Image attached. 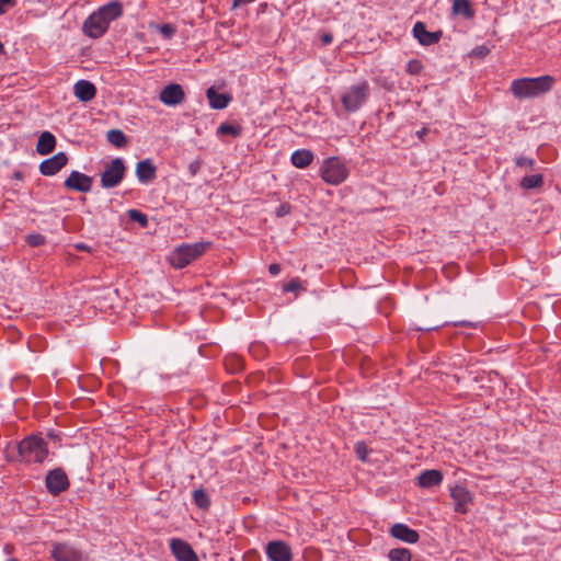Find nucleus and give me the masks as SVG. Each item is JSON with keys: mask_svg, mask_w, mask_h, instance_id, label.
Listing matches in <instances>:
<instances>
[{"mask_svg": "<svg viewBox=\"0 0 561 561\" xmlns=\"http://www.w3.org/2000/svg\"><path fill=\"white\" fill-rule=\"evenodd\" d=\"M201 167H202V161L199 159L192 161L187 167L190 175L195 176L199 172Z\"/></svg>", "mask_w": 561, "mask_h": 561, "instance_id": "nucleus-36", "label": "nucleus"}, {"mask_svg": "<svg viewBox=\"0 0 561 561\" xmlns=\"http://www.w3.org/2000/svg\"><path fill=\"white\" fill-rule=\"evenodd\" d=\"M7 459H8V461L14 460V458L11 455H9V454L7 455Z\"/></svg>", "mask_w": 561, "mask_h": 561, "instance_id": "nucleus-47", "label": "nucleus"}, {"mask_svg": "<svg viewBox=\"0 0 561 561\" xmlns=\"http://www.w3.org/2000/svg\"><path fill=\"white\" fill-rule=\"evenodd\" d=\"M355 453L359 460L363 462H374L376 458V451L369 448L364 442H358L355 446Z\"/></svg>", "mask_w": 561, "mask_h": 561, "instance_id": "nucleus-25", "label": "nucleus"}, {"mask_svg": "<svg viewBox=\"0 0 561 561\" xmlns=\"http://www.w3.org/2000/svg\"><path fill=\"white\" fill-rule=\"evenodd\" d=\"M314 154L309 149H298L291 153L290 161L294 167L305 169L312 163Z\"/></svg>", "mask_w": 561, "mask_h": 561, "instance_id": "nucleus-21", "label": "nucleus"}, {"mask_svg": "<svg viewBox=\"0 0 561 561\" xmlns=\"http://www.w3.org/2000/svg\"><path fill=\"white\" fill-rule=\"evenodd\" d=\"M135 173L137 180L146 185L156 180L157 167L151 159H144L137 162Z\"/></svg>", "mask_w": 561, "mask_h": 561, "instance_id": "nucleus-16", "label": "nucleus"}, {"mask_svg": "<svg viewBox=\"0 0 561 561\" xmlns=\"http://www.w3.org/2000/svg\"><path fill=\"white\" fill-rule=\"evenodd\" d=\"M443 481V473L439 470H425L417 477V484L422 488H433Z\"/></svg>", "mask_w": 561, "mask_h": 561, "instance_id": "nucleus-20", "label": "nucleus"}, {"mask_svg": "<svg viewBox=\"0 0 561 561\" xmlns=\"http://www.w3.org/2000/svg\"><path fill=\"white\" fill-rule=\"evenodd\" d=\"M210 245L209 241L182 243L170 253L169 262L175 268H183L203 255Z\"/></svg>", "mask_w": 561, "mask_h": 561, "instance_id": "nucleus-4", "label": "nucleus"}, {"mask_svg": "<svg viewBox=\"0 0 561 561\" xmlns=\"http://www.w3.org/2000/svg\"><path fill=\"white\" fill-rule=\"evenodd\" d=\"M106 139L117 148H122L127 144V137L119 129H110L106 134Z\"/></svg>", "mask_w": 561, "mask_h": 561, "instance_id": "nucleus-27", "label": "nucleus"}, {"mask_svg": "<svg viewBox=\"0 0 561 561\" xmlns=\"http://www.w3.org/2000/svg\"><path fill=\"white\" fill-rule=\"evenodd\" d=\"M489 49L484 46H481V47H478L476 50H474V54L479 55V56H484L485 54H488Z\"/></svg>", "mask_w": 561, "mask_h": 561, "instance_id": "nucleus-44", "label": "nucleus"}, {"mask_svg": "<svg viewBox=\"0 0 561 561\" xmlns=\"http://www.w3.org/2000/svg\"><path fill=\"white\" fill-rule=\"evenodd\" d=\"M450 497L455 502L454 510L457 513L465 514L468 511V504L472 501L470 492L461 485H455L450 489Z\"/></svg>", "mask_w": 561, "mask_h": 561, "instance_id": "nucleus-15", "label": "nucleus"}, {"mask_svg": "<svg viewBox=\"0 0 561 561\" xmlns=\"http://www.w3.org/2000/svg\"><path fill=\"white\" fill-rule=\"evenodd\" d=\"M515 163L517 167H529L533 168L535 164V161L533 159L526 158V157H518L515 159Z\"/></svg>", "mask_w": 561, "mask_h": 561, "instance_id": "nucleus-37", "label": "nucleus"}, {"mask_svg": "<svg viewBox=\"0 0 561 561\" xmlns=\"http://www.w3.org/2000/svg\"><path fill=\"white\" fill-rule=\"evenodd\" d=\"M45 484L51 495H59L70 485L68 477L61 468L50 470L46 476Z\"/></svg>", "mask_w": 561, "mask_h": 561, "instance_id": "nucleus-7", "label": "nucleus"}, {"mask_svg": "<svg viewBox=\"0 0 561 561\" xmlns=\"http://www.w3.org/2000/svg\"><path fill=\"white\" fill-rule=\"evenodd\" d=\"M56 147V138L50 131H43L36 145V150L39 154L45 156L50 153Z\"/></svg>", "mask_w": 561, "mask_h": 561, "instance_id": "nucleus-22", "label": "nucleus"}, {"mask_svg": "<svg viewBox=\"0 0 561 561\" xmlns=\"http://www.w3.org/2000/svg\"><path fill=\"white\" fill-rule=\"evenodd\" d=\"M389 561H411V552L407 548H394L388 553Z\"/></svg>", "mask_w": 561, "mask_h": 561, "instance_id": "nucleus-28", "label": "nucleus"}, {"mask_svg": "<svg viewBox=\"0 0 561 561\" xmlns=\"http://www.w3.org/2000/svg\"><path fill=\"white\" fill-rule=\"evenodd\" d=\"M127 215L131 221L138 222L142 228L148 226V217L142 211L133 208L127 211Z\"/></svg>", "mask_w": 561, "mask_h": 561, "instance_id": "nucleus-31", "label": "nucleus"}, {"mask_svg": "<svg viewBox=\"0 0 561 561\" xmlns=\"http://www.w3.org/2000/svg\"><path fill=\"white\" fill-rule=\"evenodd\" d=\"M462 325H469V322H461Z\"/></svg>", "mask_w": 561, "mask_h": 561, "instance_id": "nucleus-50", "label": "nucleus"}, {"mask_svg": "<svg viewBox=\"0 0 561 561\" xmlns=\"http://www.w3.org/2000/svg\"><path fill=\"white\" fill-rule=\"evenodd\" d=\"M73 93L81 102H90L95 98L96 88L91 81L82 79L75 83Z\"/></svg>", "mask_w": 561, "mask_h": 561, "instance_id": "nucleus-18", "label": "nucleus"}, {"mask_svg": "<svg viewBox=\"0 0 561 561\" xmlns=\"http://www.w3.org/2000/svg\"><path fill=\"white\" fill-rule=\"evenodd\" d=\"M50 553L56 561H82V553L66 542L54 543Z\"/></svg>", "mask_w": 561, "mask_h": 561, "instance_id": "nucleus-13", "label": "nucleus"}, {"mask_svg": "<svg viewBox=\"0 0 561 561\" xmlns=\"http://www.w3.org/2000/svg\"><path fill=\"white\" fill-rule=\"evenodd\" d=\"M413 36L423 46H430L438 43L443 36L442 31L428 32L423 22H416L413 26Z\"/></svg>", "mask_w": 561, "mask_h": 561, "instance_id": "nucleus-14", "label": "nucleus"}, {"mask_svg": "<svg viewBox=\"0 0 561 561\" xmlns=\"http://www.w3.org/2000/svg\"><path fill=\"white\" fill-rule=\"evenodd\" d=\"M26 241L32 247H39L45 243V237L41 233H31L26 237Z\"/></svg>", "mask_w": 561, "mask_h": 561, "instance_id": "nucleus-33", "label": "nucleus"}, {"mask_svg": "<svg viewBox=\"0 0 561 561\" xmlns=\"http://www.w3.org/2000/svg\"><path fill=\"white\" fill-rule=\"evenodd\" d=\"M126 165L123 158H115L105 163L104 170L100 174V183L103 188H114L121 184L125 178Z\"/></svg>", "mask_w": 561, "mask_h": 561, "instance_id": "nucleus-5", "label": "nucleus"}, {"mask_svg": "<svg viewBox=\"0 0 561 561\" xmlns=\"http://www.w3.org/2000/svg\"><path fill=\"white\" fill-rule=\"evenodd\" d=\"M255 0H233V7H240L243 4H248L254 2Z\"/></svg>", "mask_w": 561, "mask_h": 561, "instance_id": "nucleus-42", "label": "nucleus"}, {"mask_svg": "<svg viewBox=\"0 0 561 561\" xmlns=\"http://www.w3.org/2000/svg\"><path fill=\"white\" fill-rule=\"evenodd\" d=\"M346 537H347L348 539H351V529H350V530H347V533H346Z\"/></svg>", "mask_w": 561, "mask_h": 561, "instance_id": "nucleus-48", "label": "nucleus"}, {"mask_svg": "<svg viewBox=\"0 0 561 561\" xmlns=\"http://www.w3.org/2000/svg\"><path fill=\"white\" fill-rule=\"evenodd\" d=\"M343 104L346 108L350 107L351 104V96L348 94H344L342 98Z\"/></svg>", "mask_w": 561, "mask_h": 561, "instance_id": "nucleus-45", "label": "nucleus"}, {"mask_svg": "<svg viewBox=\"0 0 561 561\" xmlns=\"http://www.w3.org/2000/svg\"><path fill=\"white\" fill-rule=\"evenodd\" d=\"M265 552L271 561H293L291 548L283 540L270 541L265 547Z\"/></svg>", "mask_w": 561, "mask_h": 561, "instance_id": "nucleus-8", "label": "nucleus"}, {"mask_svg": "<svg viewBox=\"0 0 561 561\" xmlns=\"http://www.w3.org/2000/svg\"><path fill=\"white\" fill-rule=\"evenodd\" d=\"M160 32L161 34L167 37V38H170L171 36H173L175 30L172 25L170 24H163L161 27H160Z\"/></svg>", "mask_w": 561, "mask_h": 561, "instance_id": "nucleus-38", "label": "nucleus"}, {"mask_svg": "<svg viewBox=\"0 0 561 561\" xmlns=\"http://www.w3.org/2000/svg\"><path fill=\"white\" fill-rule=\"evenodd\" d=\"M291 211V206L289 203H282L276 209L275 215L278 218L285 217L289 215Z\"/></svg>", "mask_w": 561, "mask_h": 561, "instance_id": "nucleus-35", "label": "nucleus"}, {"mask_svg": "<svg viewBox=\"0 0 561 561\" xmlns=\"http://www.w3.org/2000/svg\"><path fill=\"white\" fill-rule=\"evenodd\" d=\"M282 268L279 264L273 263L268 266V272L273 276H277L280 273Z\"/></svg>", "mask_w": 561, "mask_h": 561, "instance_id": "nucleus-40", "label": "nucleus"}, {"mask_svg": "<svg viewBox=\"0 0 561 561\" xmlns=\"http://www.w3.org/2000/svg\"><path fill=\"white\" fill-rule=\"evenodd\" d=\"M453 13L456 15H462L468 20L474 16V10L472 9L471 2L469 0H454Z\"/></svg>", "mask_w": 561, "mask_h": 561, "instance_id": "nucleus-23", "label": "nucleus"}, {"mask_svg": "<svg viewBox=\"0 0 561 561\" xmlns=\"http://www.w3.org/2000/svg\"><path fill=\"white\" fill-rule=\"evenodd\" d=\"M7 561H19V560L15 558H12V559H8Z\"/></svg>", "mask_w": 561, "mask_h": 561, "instance_id": "nucleus-49", "label": "nucleus"}, {"mask_svg": "<svg viewBox=\"0 0 561 561\" xmlns=\"http://www.w3.org/2000/svg\"><path fill=\"white\" fill-rule=\"evenodd\" d=\"M390 535L396 539H399L408 543H415L420 539V535L416 530L401 523L394 524L390 528Z\"/></svg>", "mask_w": 561, "mask_h": 561, "instance_id": "nucleus-17", "label": "nucleus"}, {"mask_svg": "<svg viewBox=\"0 0 561 561\" xmlns=\"http://www.w3.org/2000/svg\"><path fill=\"white\" fill-rule=\"evenodd\" d=\"M160 101L167 106H176L185 100V92L181 84L170 83L160 92Z\"/></svg>", "mask_w": 561, "mask_h": 561, "instance_id": "nucleus-11", "label": "nucleus"}, {"mask_svg": "<svg viewBox=\"0 0 561 561\" xmlns=\"http://www.w3.org/2000/svg\"><path fill=\"white\" fill-rule=\"evenodd\" d=\"M423 69V65L419 59H411L407 64V72L409 75L415 76L419 75Z\"/></svg>", "mask_w": 561, "mask_h": 561, "instance_id": "nucleus-32", "label": "nucleus"}, {"mask_svg": "<svg viewBox=\"0 0 561 561\" xmlns=\"http://www.w3.org/2000/svg\"><path fill=\"white\" fill-rule=\"evenodd\" d=\"M301 289V283L298 278H293L283 286L284 293H296Z\"/></svg>", "mask_w": 561, "mask_h": 561, "instance_id": "nucleus-34", "label": "nucleus"}, {"mask_svg": "<svg viewBox=\"0 0 561 561\" xmlns=\"http://www.w3.org/2000/svg\"><path fill=\"white\" fill-rule=\"evenodd\" d=\"M75 248L79 251H87V252L91 251V248L85 243H77V244H75Z\"/></svg>", "mask_w": 561, "mask_h": 561, "instance_id": "nucleus-41", "label": "nucleus"}, {"mask_svg": "<svg viewBox=\"0 0 561 561\" xmlns=\"http://www.w3.org/2000/svg\"><path fill=\"white\" fill-rule=\"evenodd\" d=\"M192 496H193L194 504L198 508H201L203 511H207L210 507L211 501H210L208 493L205 491V489L199 488V489L194 490Z\"/></svg>", "mask_w": 561, "mask_h": 561, "instance_id": "nucleus-24", "label": "nucleus"}, {"mask_svg": "<svg viewBox=\"0 0 561 561\" xmlns=\"http://www.w3.org/2000/svg\"><path fill=\"white\" fill-rule=\"evenodd\" d=\"M321 41L323 44H330L333 41V36L331 34H323Z\"/></svg>", "mask_w": 561, "mask_h": 561, "instance_id": "nucleus-43", "label": "nucleus"}, {"mask_svg": "<svg viewBox=\"0 0 561 561\" xmlns=\"http://www.w3.org/2000/svg\"><path fill=\"white\" fill-rule=\"evenodd\" d=\"M92 184L93 179L79 171H72L64 182L66 188L80 193L90 192Z\"/></svg>", "mask_w": 561, "mask_h": 561, "instance_id": "nucleus-10", "label": "nucleus"}, {"mask_svg": "<svg viewBox=\"0 0 561 561\" xmlns=\"http://www.w3.org/2000/svg\"><path fill=\"white\" fill-rule=\"evenodd\" d=\"M18 457L26 463H42L48 456L47 442L39 435H30L16 444Z\"/></svg>", "mask_w": 561, "mask_h": 561, "instance_id": "nucleus-3", "label": "nucleus"}, {"mask_svg": "<svg viewBox=\"0 0 561 561\" xmlns=\"http://www.w3.org/2000/svg\"><path fill=\"white\" fill-rule=\"evenodd\" d=\"M320 173L327 183L339 185L347 178L348 169L339 157H330L321 165Z\"/></svg>", "mask_w": 561, "mask_h": 561, "instance_id": "nucleus-6", "label": "nucleus"}, {"mask_svg": "<svg viewBox=\"0 0 561 561\" xmlns=\"http://www.w3.org/2000/svg\"><path fill=\"white\" fill-rule=\"evenodd\" d=\"M15 4V0H0V15L4 14L7 10Z\"/></svg>", "mask_w": 561, "mask_h": 561, "instance_id": "nucleus-39", "label": "nucleus"}, {"mask_svg": "<svg viewBox=\"0 0 561 561\" xmlns=\"http://www.w3.org/2000/svg\"><path fill=\"white\" fill-rule=\"evenodd\" d=\"M68 162V157L65 152L60 151L53 157L45 159L39 164V172L45 176H53L57 174Z\"/></svg>", "mask_w": 561, "mask_h": 561, "instance_id": "nucleus-12", "label": "nucleus"}, {"mask_svg": "<svg viewBox=\"0 0 561 561\" xmlns=\"http://www.w3.org/2000/svg\"><path fill=\"white\" fill-rule=\"evenodd\" d=\"M542 180L541 174L527 175L520 181V186L525 190L536 188L542 185Z\"/></svg>", "mask_w": 561, "mask_h": 561, "instance_id": "nucleus-29", "label": "nucleus"}, {"mask_svg": "<svg viewBox=\"0 0 561 561\" xmlns=\"http://www.w3.org/2000/svg\"><path fill=\"white\" fill-rule=\"evenodd\" d=\"M554 83L551 76H541L537 78L516 79L511 84V92L517 99H531L549 92Z\"/></svg>", "mask_w": 561, "mask_h": 561, "instance_id": "nucleus-2", "label": "nucleus"}, {"mask_svg": "<svg viewBox=\"0 0 561 561\" xmlns=\"http://www.w3.org/2000/svg\"><path fill=\"white\" fill-rule=\"evenodd\" d=\"M123 14V7L118 1H111L91 13L82 24V32L90 38H99L108 30L110 23Z\"/></svg>", "mask_w": 561, "mask_h": 561, "instance_id": "nucleus-1", "label": "nucleus"}, {"mask_svg": "<svg viewBox=\"0 0 561 561\" xmlns=\"http://www.w3.org/2000/svg\"><path fill=\"white\" fill-rule=\"evenodd\" d=\"M217 135H230L238 137L241 135V127L229 123H222L217 128Z\"/></svg>", "mask_w": 561, "mask_h": 561, "instance_id": "nucleus-30", "label": "nucleus"}, {"mask_svg": "<svg viewBox=\"0 0 561 561\" xmlns=\"http://www.w3.org/2000/svg\"><path fill=\"white\" fill-rule=\"evenodd\" d=\"M5 55V48L4 45L0 42V57Z\"/></svg>", "mask_w": 561, "mask_h": 561, "instance_id": "nucleus-46", "label": "nucleus"}, {"mask_svg": "<svg viewBox=\"0 0 561 561\" xmlns=\"http://www.w3.org/2000/svg\"><path fill=\"white\" fill-rule=\"evenodd\" d=\"M367 94L368 84L366 82L353 87V112L365 102Z\"/></svg>", "mask_w": 561, "mask_h": 561, "instance_id": "nucleus-26", "label": "nucleus"}, {"mask_svg": "<svg viewBox=\"0 0 561 561\" xmlns=\"http://www.w3.org/2000/svg\"><path fill=\"white\" fill-rule=\"evenodd\" d=\"M170 549L176 561H199L194 549L183 539L172 538Z\"/></svg>", "mask_w": 561, "mask_h": 561, "instance_id": "nucleus-9", "label": "nucleus"}, {"mask_svg": "<svg viewBox=\"0 0 561 561\" xmlns=\"http://www.w3.org/2000/svg\"><path fill=\"white\" fill-rule=\"evenodd\" d=\"M206 96L209 102V106L215 110H224L232 101V96L228 93H219L214 87L206 90Z\"/></svg>", "mask_w": 561, "mask_h": 561, "instance_id": "nucleus-19", "label": "nucleus"}]
</instances>
